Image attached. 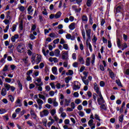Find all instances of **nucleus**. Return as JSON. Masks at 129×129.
Instances as JSON below:
<instances>
[{"label":"nucleus","mask_w":129,"mask_h":129,"mask_svg":"<svg viewBox=\"0 0 129 129\" xmlns=\"http://www.w3.org/2000/svg\"><path fill=\"white\" fill-rule=\"evenodd\" d=\"M60 116L61 117H62V118H65V117H66V116H67V114H66V113L65 112H62L61 113H60Z\"/></svg>","instance_id":"48"},{"label":"nucleus","mask_w":129,"mask_h":129,"mask_svg":"<svg viewBox=\"0 0 129 129\" xmlns=\"http://www.w3.org/2000/svg\"><path fill=\"white\" fill-rule=\"evenodd\" d=\"M62 15V13L61 12H57L55 16V19H59L60 17H61V15Z\"/></svg>","instance_id":"30"},{"label":"nucleus","mask_w":129,"mask_h":129,"mask_svg":"<svg viewBox=\"0 0 129 129\" xmlns=\"http://www.w3.org/2000/svg\"><path fill=\"white\" fill-rule=\"evenodd\" d=\"M81 102H82V101H81V100H80V99H77L75 100V103L76 104H80Z\"/></svg>","instance_id":"42"},{"label":"nucleus","mask_w":129,"mask_h":129,"mask_svg":"<svg viewBox=\"0 0 129 129\" xmlns=\"http://www.w3.org/2000/svg\"><path fill=\"white\" fill-rule=\"evenodd\" d=\"M8 97L10 99V100L11 101V102H14V101L15 100V98L12 95H9Z\"/></svg>","instance_id":"46"},{"label":"nucleus","mask_w":129,"mask_h":129,"mask_svg":"<svg viewBox=\"0 0 129 129\" xmlns=\"http://www.w3.org/2000/svg\"><path fill=\"white\" fill-rule=\"evenodd\" d=\"M65 105L66 106H69V103H70V101L68 99H65Z\"/></svg>","instance_id":"61"},{"label":"nucleus","mask_w":129,"mask_h":129,"mask_svg":"<svg viewBox=\"0 0 129 129\" xmlns=\"http://www.w3.org/2000/svg\"><path fill=\"white\" fill-rule=\"evenodd\" d=\"M121 10H122V7L121 6H118L117 8H116L115 9H114V12L115 13H120L121 12Z\"/></svg>","instance_id":"19"},{"label":"nucleus","mask_w":129,"mask_h":129,"mask_svg":"<svg viewBox=\"0 0 129 129\" xmlns=\"http://www.w3.org/2000/svg\"><path fill=\"white\" fill-rule=\"evenodd\" d=\"M39 114L40 117H45V116H48L49 115V111L47 109H44L43 111L40 112Z\"/></svg>","instance_id":"3"},{"label":"nucleus","mask_w":129,"mask_h":129,"mask_svg":"<svg viewBox=\"0 0 129 129\" xmlns=\"http://www.w3.org/2000/svg\"><path fill=\"white\" fill-rule=\"evenodd\" d=\"M99 85L101 87H104V86H105V83H104V81H101L100 82Z\"/></svg>","instance_id":"51"},{"label":"nucleus","mask_w":129,"mask_h":129,"mask_svg":"<svg viewBox=\"0 0 129 129\" xmlns=\"http://www.w3.org/2000/svg\"><path fill=\"white\" fill-rule=\"evenodd\" d=\"M30 114L31 115H32V116H33V117H36V114H35V111H34V110L31 109L30 110Z\"/></svg>","instance_id":"43"},{"label":"nucleus","mask_w":129,"mask_h":129,"mask_svg":"<svg viewBox=\"0 0 129 129\" xmlns=\"http://www.w3.org/2000/svg\"><path fill=\"white\" fill-rule=\"evenodd\" d=\"M26 123L29 125V126H34L35 124H34V122L31 120H28L26 122Z\"/></svg>","instance_id":"32"},{"label":"nucleus","mask_w":129,"mask_h":129,"mask_svg":"<svg viewBox=\"0 0 129 129\" xmlns=\"http://www.w3.org/2000/svg\"><path fill=\"white\" fill-rule=\"evenodd\" d=\"M81 20H82V23H84L85 24H86V23L88 22V18L86 15L82 16Z\"/></svg>","instance_id":"11"},{"label":"nucleus","mask_w":129,"mask_h":129,"mask_svg":"<svg viewBox=\"0 0 129 129\" xmlns=\"http://www.w3.org/2000/svg\"><path fill=\"white\" fill-rule=\"evenodd\" d=\"M5 86L7 91H9V90H10L11 89V85H10L9 84H5Z\"/></svg>","instance_id":"40"},{"label":"nucleus","mask_w":129,"mask_h":129,"mask_svg":"<svg viewBox=\"0 0 129 129\" xmlns=\"http://www.w3.org/2000/svg\"><path fill=\"white\" fill-rule=\"evenodd\" d=\"M93 119H90L88 122L89 126H91L93 125L94 124L93 123Z\"/></svg>","instance_id":"36"},{"label":"nucleus","mask_w":129,"mask_h":129,"mask_svg":"<svg viewBox=\"0 0 129 129\" xmlns=\"http://www.w3.org/2000/svg\"><path fill=\"white\" fill-rule=\"evenodd\" d=\"M94 89L98 95L101 94L100 91L99 90V87H98V86L97 85V83H94Z\"/></svg>","instance_id":"7"},{"label":"nucleus","mask_w":129,"mask_h":129,"mask_svg":"<svg viewBox=\"0 0 129 129\" xmlns=\"http://www.w3.org/2000/svg\"><path fill=\"white\" fill-rule=\"evenodd\" d=\"M94 0H87L86 5L87 7H91V5L93 4Z\"/></svg>","instance_id":"22"},{"label":"nucleus","mask_w":129,"mask_h":129,"mask_svg":"<svg viewBox=\"0 0 129 129\" xmlns=\"http://www.w3.org/2000/svg\"><path fill=\"white\" fill-rule=\"evenodd\" d=\"M78 60L81 64H84V59L82 56H79Z\"/></svg>","instance_id":"27"},{"label":"nucleus","mask_w":129,"mask_h":129,"mask_svg":"<svg viewBox=\"0 0 129 129\" xmlns=\"http://www.w3.org/2000/svg\"><path fill=\"white\" fill-rule=\"evenodd\" d=\"M92 40L94 45H96V42H97V37L94 35L92 37Z\"/></svg>","instance_id":"18"},{"label":"nucleus","mask_w":129,"mask_h":129,"mask_svg":"<svg viewBox=\"0 0 129 129\" xmlns=\"http://www.w3.org/2000/svg\"><path fill=\"white\" fill-rule=\"evenodd\" d=\"M74 72L73 71L71 70H69L68 71V72L66 73V75L68 76L69 75L70 76H71V75H73Z\"/></svg>","instance_id":"34"},{"label":"nucleus","mask_w":129,"mask_h":129,"mask_svg":"<svg viewBox=\"0 0 129 129\" xmlns=\"http://www.w3.org/2000/svg\"><path fill=\"white\" fill-rule=\"evenodd\" d=\"M66 38L68 40H71V41H74L75 40V36L74 35H71L70 34H67L66 35Z\"/></svg>","instance_id":"8"},{"label":"nucleus","mask_w":129,"mask_h":129,"mask_svg":"<svg viewBox=\"0 0 129 129\" xmlns=\"http://www.w3.org/2000/svg\"><path fill=\"white\" fill-rule=\"evenodd\" d=\"M17 39H19V35L18 34H15L14 36H12L11 41H12V42H13V43H15V42H16V40Z\"/></svg>","instance_id":"16"},{"label":"nucleus","mask_w":129,"mask_h":129,"mask_svg":"<svg viewBox=\"0 0 129 129\" xmlns=\"http://www.w3.org/2000/svg\"><path fill=\"white\" fill-rule=\"evenodd\" d=\"M55 114H56V109H52L50 111V114L52 115V116H54Z\"/></svg>","instance_id":"38"},{"label":"nucleus","mask_w":129,"mask_h":129,"mask_svg":"<svg viewBox=\"0 0 129 129\" xmlns=\"http://www.w3.org/2000/svg\"><path fill=\"white\" fill-rule=\"evenodd\" d=\"M95 119L98 120L97 121V126H100L101 122H102V119H100V116L97 114H95Z\"/></svg>","instance_id":"2"},{"label":"nucleus","mask_w":129,"mask_h":129,"mask_svg":"<svg viewBox=\"0 0 129 129\" xmlns=\"http://www.w3.org/2000/svg\"><path fill=\"white\" fill-rule=\"evenodd\" d=\"M63 48L65 50H68V51L70 50V48H69V46H68V44H64L63 45Z\"/></svg>","instance_id":"35"},{"label":"nucleus","mask_w":129,"mask_h":129,"mask_svg":"<svg viewBox=\"0 0 129 129\" xmlns=\"http://www.w3.org/2000/svg\"><path fill=\"white\" fill-rule=\"evenodd\" d=\"M32 77H37V76H39V71H37L34 73L33 75H32Z\"/></svg>","instance_id":"49"},{"label":"nucleus","mask_w":129,"mask_h":129,"mask_svg":"<svg viewBox=\"0 0 129 129\" xmlns=\"http://www.w3.org/2000/svg\"><path fill=\"white\" fill-rule=\"evenodd\" d=\"M19 11H20V12H24L25 11V7L24 6H21L20 7L18 8Z\"/></svg>","instance_id":"60"},{"label":"nucleus","mask_w":129,"mask_h":129,"mask_svg":"<svg viewBox=\"0 0 129 129\" xmlns=\"http://www.w3.org/2000/svg\"><path fill=\"white\" fill-rule=\"evenodd\" d=\"M36 101L38 105L44 104V101H43V100H41L40 98H37Z\"/></svg>","instance_id":"26"},{"label":"nucleus","mask_w":129,"mask_h":129,"mask_svg":"<svg viewBox=\"0 0 129 129\" xmlns=\"http://www.w3.org/2000/svg\"><path fill=\"white\" fill-rule=\"evenodd\" d=\"M16 103L18 105V106H19V107H21V106H22V102H21V100H20V99L18 98L16 100Z\"/></svg>","instance_id":"31"},{"label":"nucleus","mask_w":129,"mask_h":129,"mask_svg":"<svg viewBox=\"0 0 129 129\" xmlns=\"http://www.w3.org/2000/svg\"><path fill=\"white\" fill-rule=\"evenodd\" d=\"M86 66H89L90 65V57L87 58L86 60Z\"/></svg>","instance_id":"33"},{"label":"nucleus","mask_w":129,"mask_h":129,"mask_svg":"<svg viewBox=\"0 0 129 129\" xmlns=\"http://www.w3.org/2000/svg\"><path fill=\"white\" fill-rule=\"evenodd\" d=\"M26 113V110L23 109L21 111H20V113L19 114V117H21V116H23L24 114Z\"/></svg>","instance_id":"41"},{"label":"nucleus","mask_w":129,"mask_h":129,"mask_svg":"<svg viewBox=\"0 0 129 129\" xmlns=\"http://www.w3.org/2000/svg\"><path fill=\"white\" fill-rule=\"evenodd\" d=\"M53 118L55 120V121H56V122H58V120H59V118L58 117V116H57V115H55L53 116Z\"/></svg>","instance_id":"62"},{"label":"nucleus","mask_w":129,"mask_h":129,"mask_svg":"<svg viewBox=\"0 0 129 129\" xmlns=\"http://www.w3.org/2000/svg\"><path fill=\"white\" fill-rule=\"evenodd\" d=\"M56 89H61V83H57L56 85Z\"/></svg>","instance_id":"56"},{"label":"nucleus","mask_w":129,"mask_h":129,"mask_svg":"<svg viewBox=\"0 0 129 129\" xmlns=\"http://www.w3.org/2000/svg\"><path fill=\"white\" fill-rule=\"evenodd\" d=\"M69 56H68V52H63L62 51V60H69Z\"/></svg>","instance_id":"12"},{"label":"nucleus","mask_w":129,"mask_h":129,"mask_svg":"<svg viewBox=\"0 0 129 129\" xmlns=\"http://www.w3.org/2000/svg\"><path fill=\"white\" fill-rule=\"evenodd\" d=\"M89 107L92 108V100H89L88 101Z\"/></svg>","instance_id":"64"},{"label":"nucleus","mask_w":129,"mask_h":129,"mask_svg":"<svg viewBox=\"0 0 129 129\" xmlns=\"http://www.w3.org/2000/svg\"><path fill=\"white\" fill-rule=\"evenodd\" d=\"M29 38L31 39V40H35V39H36V37L35 36V35H34L33 34H30Z\"/></svg>","instance_id":"55"},{"label":"nucleus","mask_w":129,"mask_h":129,"mask_svg":"<svg viewBox=\"0 0 129 129\" xmlns=\"http://www.w3.org/2000/svg\"><path fill=\"white\" fill-rule=\"evenodd\" d=\"M42 14L44 16H48V13H47V9H44L43 11H42Z\"/></svg>","instance_id":"58"},{"label":"nucleus","mask_w":129,"mask_h":129,"mask_svg":"<svg viewBox=\"0 0 129 129\" xmlns=\"http://www.w3.org/2000/svg\"><path fill=\"white\" fill-rule=\"evenodd\" d=\"M117 47H118L119 49H120L121 45L120 44V40L119 39V38L117 39Z\"/></svg>","instance_id":"39"},{"label":"nucleus","mask_w":129,"mask_h":129,"mask_svg":"<svg viewBox=\"0 0 129 129\" xmlns=\"http://www.w3.org/2000/svg\"><path fill=\"white\" fill-rule=\"evenodd\" d=\"M82 104L83 106H87V105L88 104V102H87V101L86 100L83 101Z\"/></svg>","instance_id":"63"},{"label":"nucleus","mask_w":129,"mask_h":129,"mask_svg":"<svg viewBox=\"0 0 129 129\" xmlns=\"http://www.w3.org/2000/svg\"><path fill=\"white\" fill-rule=\"evenodd\" d=\"M64 122L66 125L70 124V120L69 119H66L64 120Z\"/></svg>","instance_id":"57"},{"label":"nucleus","mask_w":129,"mask_h":129,"mask_svg":"<svg viewBox=\"0 0 129 129\" xmlns=\"http://www.w3.org/2000/svg\"><path fill=\"white\" fill-rule=\"evenodd\" d=\"M82 35L83 36L84 40H85V39H86V37L85 36V31L84 30H83L82 31Z\"/></svg>","instance_id":"54"},{"label":"nucleus","mask_w":129,"mask_h":129,"mask_svg":"<svg viewBox=\"0 0 129 129\" xmlns=\"http://www.w3.org/2000/svg\"><path fill=\"white\" fill-rule=\"evenodd\" d=\"M7 112V110L5 109H0V114H4Z\"/></svg>","instance_id":"50"},{"label":"nucleus","mask_w":129,"mask_h":129,"mask_svg":"<svg viewBox=\"0 0 129 129\" xmlns=\"http://www.w3.org/2000/svg\"><path fill=\"white\" fill-rule=\"evenodd\" d=\"M42 61V55L39 54H33L31 57V62L33 64L36 63L37 64H39Z\"/></svg>","instance_id":"1"},{"label":"nucleus","mask_w":129,"mask_h":129,"mask_svg":"<svg viewBox=\"0 0 129 129\" xmlns=\"http://www.w3.org/2000/svg\"><path fill=\"white\" fill-rule=\"evenodd\" d=\"M37 28V26H36L35 24L34 25H32L31 26V31H34L36 30V29Z\"/></svg>","instance_id":"59"},{"label":"nucleus","mask_w":129,"mask_h":129,"mask_svg":"<svg viewBox=\"0 0 129 129\" xmlns=\"http://www.w3.org/2000/svg\"><path fill=\"white\" fill-rule=\"evenodd\" d=\"M42 52L44 56H47L49 54L50 51L49 50H47L46 51L45 50V49L43 48L42 49Z\"/></svg>","instance_id":"25"},{"label":"nucleus","mask_w":129,"mask_h":129,"mask_svg":"<svg viewBox=\"0 0 129 129\" xmlns=\"http://www.w3.org/2000/svg\"><path fill=\"white\" fill-rule=\"evenodd\" d=\"M54 100H55V98H49L47 100V102L49 104H52V103H53V102H54Z\"/></svg>","instance_id":"28"},{"label":"nucleus","mask_w":129,"mask_h":129,"mask_svg":"<svg viewBox=\"0 0 129 129\" xmlns=\"http://www.w3.org/2000/svg\"><path fill=\"white\" fill-rule=\"evenodd\" d=\"M99 98L97 99L98 103L99 105L101 104V103H104V100H103V97H102V95L101 94H98Z\"/></svg>","instance_id":"6"},{"label":"nucleus","mask_w":129,"mask_h":129,"mask_svg":"<svg viewBox=\"0 0 129 129\" xmlns=\"http://www.w3.org/2000/svg\"><path fill=\"white\" fill-rule=\"evenodd\" d=\"M108 71H109V74L110 78H111V79H114V78H115V74H114L112 71L109 69H108Z\"/></svg>","instance_id":"10"},{"label":"nucleus","mask_w":129,"mask_h":129,"mask_svg":"<svg viewBox=\"0 0 129 129\" xmlns=\"http://www.w3.org/2000/svg\"><path fill=\"white\" fill-rule=\"evenodd\" d=\"M8 56H9V54H5L4 55V57L2 58L1 59V60H0V63L1 64H2V65H4V64H5V63H6V59H7V58H8Z\"/></svg>","instance_id":"9"},{"label":"nucleus","mask_w":129,"mask_h":129,"mask_svg":"<svg viewBox=\"0 0 129 129\" xmlns=\"http://www.w3.org/2000/svg\"><path fill=\"white\" fill-rule=\"evenodd\" d=\"M71 79H72V77H67L64 79V82L68 84L69 82H70V80H71Z\"/></svg>","instance_id":"23"},{"label":"nucleus","mask_w":129,"mask_h":129,"mask_svg":"<svg viewBox=\"0 0 129 129\" xmlns=\"http://www.w3.org/2000/svg\"><path fill=\"white\" fill-rule=\"evenodd\" d=\"M17 50L19 53H22L24 51V46L22 45H19L17 47Z\"/></svg>","instance_id":"15"},{"label":"nucleus","mask_w":129,"mask_h":129,"mask_svg":"<svg viewBox=\"0 0 129 129\" xmlns=\"http://www.w3.org/2000/svg\"><path fill=\"white\" fill-rule=\"evenodd\" d=\"M86 34L87 37V42H89V41H91V29H86Z\"/></svg>","instance_id":"4"},{"label":"nucleus","mask_w":129,"mask_h":129,"mask_svg":"<svg viewBox=\"0 0 129 129\" xmlns=\"http://www.w3.org/2000/svg\"><path fill=\"white\" fill-rule=\"evenodd\" d=\"M28 56H26L25 57H24L22 60L24 62V63H25V64H27L28 63Z\"/></svg>","instance_id":"53"},{"label":"nucleus","mask_w":129,"mask_h":129,"mask_svg":"<svg viewBox=\"0 0 129 129\" xmlns=\"http://www.w3.org/2000/svg\"><path fill=\"white\" fill-rule=\"evenodd\" d=\"M31 74H33V70H30L27 71V72L26 73L27 76H31Z\"/></svg>","instance_id":"44"},{"label":"nucleus","mask_w":129,"mask_h":129,"mask_svg":"<svg viewBox=\"0 0 129 129\" xmlns=\"http://www.w3.org/2000/svg\"><path fill=\"white\" fill-rule=\"evenodd\" d=\"M75 26H76V23H72L69 26V28L70 30H71L72 31L74 30V29H75Z\"/></svg>","instance_id":"17"},{"label":"nucleus","mask_w":129,"mask_h":129,"mask_svg":"<svg viewBox=\"0 0 129 129\" xmlns=\"http://www.w3.org/2000/svg\"><path fill=\"white\" fill-rule=\"evenodd\" d=\"M52 103H53V106H54V107H57V106H58V102H57V101H56V98H55V99L53 101V102Z\"/></svg>","instance_id":"47"},{"label":"nucleus","mask_w":129,"mask_h":129,"mask_svg":"<svg viewBox=\"0 0 129 129\" xmlns=\"http://www.w3.org/2000/svg\"><path fill=\"white\" fill-rule=\"evenodd\" d=\"M1 95H2V96H6V95H7V89L3 88L2 90Z\"/></svg>","instance_id":"24"},{"label":"nucleus","mask_w":129,"mask_h":129,"mask_svg":"<svg viewBox=\"0 0 129 129\" xmlns=\"http://www.w3.org/2000/svg\"><path fill=\"white\" fill-rule=\"evenodd\" d=\"M119 121H120V122H122V121H123V115L121 114L119 116Z\"/></svg>","instance_id":"52"},{"label":"nucleus","mask_w":129,"mask_h":129,"mask_svg":"<svg viewBox=\"0 0 129 129\" xmlns=\"http://www.w3.org/2000/svg\"><path fill=\"white\" fill-rule=\"evenodd\" d=\"M87 47H88L90 52H92V45H91V43L90 42L88 43L87 40L86 41Z\"/></svg>","instance_id":"20"},{"label":"nucleus","mask_w":129,"mask_h":129,"mask_svg":"<svg viewBox=\"0 0 129 129\" xmlns=\"http://www.w3.org/2000/svg\"><path fill=\"white\" fill-rule=\"evenodd\" d=\"M17 83L18 84V86H19L20 90H23V85L21 83V81L20 80H18Z\"/></svg>","instance_id":"29"},{"label":"nucleus","mask_w":129,"mask_h":129,"mask_svg":"<svg viewBox=\"0 0 129 129\" xmlns=\"http://www.w3.org/2000/svg\"><path fill=\"white\" fill-rule=\"evenodd\" d=\"M81 86V84H80V83H79V82L76 81L75 82L74 86L73 87V89L74 90H75V91H76V90H79V89L80 88Z\"/></svg>","instance_id":"5"},{"label":"nucleus","mask_w":129,"mask_h":129,"mask_svg":"<svg viewBox=\"0 0 129 129\" xmlns=\"http://www.w3.org/2000/svg\"><path fill=\"white\" fill-rule=\"evenodd\" d=\"M52 72L54 75H58V69H57V67H53L51 69Z\"/></svg>","instance_id":"14"},{"label":"nucleus","mask_w":129,"mask_h":129,"mask_svg":"<svg viewBox=\"0 0 129 129\" xmlns=\"http://www.w3.org/2000/svg\"><path fill=\"white\" fill-rule=\"evenodd\" d=\"M38 97H39V99H43V100H46V97L45 96L41 95L40 94H38Z\"/></svg>","instance_id":"37"},{"label":"nucleus","mask_w":129,"mask_h":129,"mask_svg":"<svg viewBox=\"0 0 129 129\" xmlns=\"http://www.w3.org/2000/svg\"><path fill=\"white\" fill-rule=\"evenodd\" d=\"M54 56H55V57H59V56H60V50L59 49H55L54 51Z\"/></svg>","instance_id":"21"},{"label":"nucleus","mask_w":129,"mask_h":129,"mask_svg":"<svg viewBox=\"0 0 129 129\" xmlns=\"http://www.w3.org/2000/svg\"><path fill=\"white\" fill-rule=\"evenodd\" d=\"M28 47L31 51L33 50V42H29L28 43Z\"/></svg>","instance_id":"45"},{"label":"nucleus","mask_w":129,"mask_h":129,"mask_svg":"<svg viewBox=\"0 0 129 129\" xmlns=\"http://www.w3.org/2000/svg\"><path fill=\"white\" fill-rule=\"evenodd\" d=\"M33 7L32 6H29L27 9V12L28 15H33V12H34V9H32Z\"/></svg>","instance_id":"13"}]
</instances>
